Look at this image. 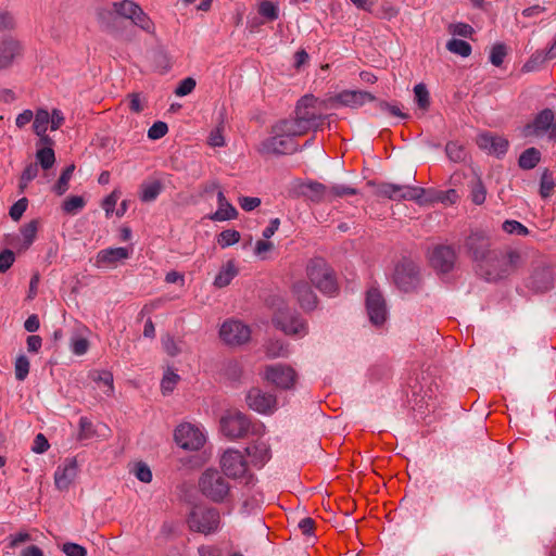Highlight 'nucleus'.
<instances>
[{"instance_id": "1", "label": "nucleus", "mask_w": 556, "mask_h": 556, "mask_svg": "<svg viewBox=\"0 0 556 556\" xmlns=\"http://www.w3.org/2000/svg\"><path fill=\"white\" fill-rule=\"evenodd\" d=\"M528 265L525 286L533 293H544L554 288L556 265L554 261L538 251H525Z\"/></svg>"}, {"instance_id": "2", "label": "nucleus", "mask_w": 556, "mask_h": 556, "mask_svg": "<svg viewBox=\"0 0 556 556\" xmlns=\"http://www.w3.org/2000/svg\"><path fill=\"white\" fill-rule=\"evenodd\" d=\"M523 251L508 249L506 251L493 250L480 264L478 275L486 281L496 282L516 273L525 265Z\"/></svg>"}, {"instance_id": "3", "label": "nucleus", "mask_w": 556, "mask_h": 556, "mask_svg": "<svg viewBox=\"0 0 556 556\" xmlns=\"http://www.w3.org/2000/svg\"><path fill=\"white\" fill-rule=\"evenodd\" d=\"M305 273L309 282L321 293L330 296L338 294L340 288L337 273L325 258H311L306 264Z\"/></svg>"}, {"instance_id": "4", "label": "nucleus", "mask_w": 556, "mask_h": 556, "mask_svg": "<svg viewBox=\"0 0 556 556\" xmlns=\"http://www.w3.org/2000/svg\"><path fill=\"white\" fill-rule=\"evenodd\" d=\"M227 478L215 468L204 470L199 479L201 494L214 503L226 502L231 492V485Z\"/></svg>"}, {"instance_id": "5", "label": "nucleus", "mask_w": 556, "mask_h": 556, "mask_svg": "<svg viewBox=\"0 0 556 556\" xmlns=\"http://www.w3.org/2000/svg\"><path fill=\"white\" fill-rule=\"evenodd\" d=\"M393 282L402 292H416L422 283L419 265L410 258H402L394 267Z\"/></svg>"}, {"instance_id": "6", "label": "nucleus", "mask_w": 556, "mask_h": 556, "mask_svg": "<svg viewBox=\"0 0 556 556\" xmlns=\"http://www.w3.org/2000/svg\"><path fill=\"white\" fill-rule=\"evenodd\" d=\"M219 466L223 473L228 478L235 480L245 479L247 484L251 483L254 479V476L250 472L249 463L245 460L244 454L239 450H226L219 458Z\"/></svg>"}, {"instance_id": "7", "label": "nucleus", "mask_w": 556, "mask_h": 556, "mask_svg": "<svg viewBox=\"0 0 556 556\" xmlns=\"http://www.w3.org/2000/svg\"><path fill=\"white\" fill-rule=\"evenodd\" d=\"M324 103L312 94L304 96L298 102L295 117L309 130H316L325 119L321 115Z\"/></svg>"}, {"instance_id": "8", "label": "nucleus", "mask_w": 556, "mask_h": 556, "mask_svg": "<svg viewBox=\"0 0 556 556\" xmlns=\"http://www.w3.org/2000/svg\"><path fill=\"white\" fill-rule=\"evenodd\" d=\"M188 525L193 531L211 534L219 528V511L213 507L195 506L189 515Z\"/></svg>"}, {"instance_id": "9", "label": "nucleus", "mask_w": 556, "mask_h": 556, "mask_svg": "<svg viewBox=\"0 0 556 556\" xmlns=\"http://www.w3.org/2000/svg\"><path fill=\"white\" fill-rule=\"evenodd\" d=\"M425 194V189L404 185L383 182L378 185L376 195L393 201L408 200L419 201Z\"/></svg>"}, {"instance_id": "10", "label": "nucleus", "mask_w": 556, "mask_h": 556, "mask_svg": "<svg viewBox=\"0 0 556 556\" xmlns=\"http://www.w3.org/2000/svg\"><path fill=\"white\" fill-rule=\"evenodd\" d=\"M174 437L176 443L187 451H198L206 441L202 429L189 422L179 425L175 430Z\"/></svg>"}, {"instance_id": "11", "label": "nucleus", "mask_w": 556, "mask_h": 556, "mask_svg": "<svg viewBox=\"0 0 556 556\" xmlns=\"http://www.w3.org/2000/svg\"><path fill=\"white\" fill-rule=\"evenodd\" d=\"M456 262L457 254L451 245H435L429 254V264L440 276L451 273L454 269Z\"/></svg>"}, {"instance_id": "12", "label": "nucleus", "mask_w": 556, "mask_h": 556, "mask_svg": "<svg viewBox=\"0 0 556 556\" xmlns=\"http://www.w3.org/2000/svg\"><path fill=\"white\" fill-rule=\"evenodd\" d=\"M295 370L282 364H276L266 366L263 371V379L275 387L283 390H288L294 387L296 382Z\"/></svg>"}, {"instance_id": "13", "label": "nucleus", "mask_w": 556, "mask_h": 556, "mask_svg": "<svg viewBox=\"0 0 556 556\" xmlns=\"http://www.w3.org/2000/svg\"><path fill=\"white\" fill-rule=\"evenodd\" d=\"M465 248L468 255L476 263V270L479 269L480 264L491 254L493 250L490 249V238L482 231L471 232L465 240Z\"/></svg>"}, {"instance_id": "14", "label": "nucleus", "mask_w": 556, "mask_h": 556, "mask_svg": "<svg viewBox=\"0 0 556 556\" xmlns=\"http://www.w3.org/2000/svg\"><path fill=\"white\" fill-rule=\"evenodd\" d=\"M219 336L228 345H241L250 340L251 330L241 320L229 318L220 326Z\"/></svg>"}, {"instance_id": "15", "label": "nucleus", "mask_w": 556, "mask_h": 556, "mask_svg": "<svg viewBox=\"0 0 556 556\" xmlns=\"http://www.w3.org/2000/svg\"><path fill=\"white\" fill-rule=\"evenodd\" d=\"M251 427L249 418L241 412H229L220 420L223 433L229 439H240L244 437Z\"/></svg>"}, {"instance_id": "16", "label": "nucleus", "mask_w": 556, "mask_h": 556, "mask_svg": "<svg viewBox=\"0 0 556 556\" xmlns=\"http://www.w3.org/2000/svg\"><path fill=\"white\" fill-rule=\"evenodd\" d=\"M245 401L251 409L263 415H271L278 408L276 395L258 388H252L248 392Z\"/></svg>"}, {"instance_id": "17", "label": "nucleus", "mask_w": 556, "mask_h": 556, "mask_svg": "<svg viewBox=\"0 0 556 556\" xmlns=\"http://www.w3.org/2000/svg\"><path fill=\"white\" fill-rule=\"evenodd\" d=\"M549 131V137L556 139V122L554 112L551 109L541 111L532 123L526 125L525 136H541Z\"/></svg>"}, {"instance_id": "18", "label": "nucleus", "mask_w": 556, "mask_h": 556, "mask_svg": "<svg viewBox=\"0 0 556 556\" xmlns=\"http://www.w3.org/2000/svg\"><path fill=\"white\" fill-rule=\"evenodd\" d=\"M262 151L274 154H291L298 151V143L291 137L278 134L276 126H273L271 136L262 143Z\"/></svg>"}, {"instance_id": "19", "label": "nucleus", "mask_w": 556, "mask_h": 556, "mask_svg": "<svg viewBox=\"0 0 556 556\" xmlns=\"http://www.w3.org/2000/svg\"><path fill=\"white\" fill-rule=\"evenodd\" d=\"M249 464L255 468H262L271 458V448L267 440L258 438L245 447Z\"/></svg>"}, {"instance_id": "20", "label": "nucleus", "mask_w": 556, "mask_h": 556, "mask_svg": "<svg viewBox=\"0 0 556 556\" xmlns=\"http://www.w3.org/2000/svg\"><path fill=\"white\" fill-rule=\"evenodd\" d=\"M274 325L288 336L303 337L307 326L300 315H275Z\"/></svg>"}, {"instance_id": "21", "label": "nucleus", "mask_w": 556, "mask_h": 556, "mask_svg": "<svg viewBox=\"0 0 556 556\" xmlns=\"http://www.w3.org/2000/svg\"><path fill=\"white\" fill-rule=\"evenodd\" d=\"M78 475V464L75 458H67L54 472V484L56 489L67 490Z\"/></svg>"}, {"instance_id": "22", "label": "nucleus", "mask_w": 556, "mask_h": 556, "mask_svg": "<svg viewBox=\"0 0 556 556\" xmlns=\"http://www.w3.org/2000/svg\"><path fill=\"white\" fill-rule=\"evenodd\" d=\"M376 98L371 93L367 91H361V90H344L340 93H338L336 97L330 98L329 102L333 105L336 103L350 106V108H357L363 105L365 102L375 101Z\"/></svg>"}, {"instance_id": "23", "label": "nucleus", "mask_w": 556, "mask_h": 556, "mask_svg": "<svg viewBox=\"0 0 556 556\" xmlns=\"http://www.w3.org/2000/svg\"><path fill=\"white\" fill-rule=\"evenodd\" d=\"M23 53L21 42L14 38H4L0 41V70L10 67L15 59Z\"/></svg>"}, {"instance_id": "24", "label": "nucleus", "mask_w": 556, "mask_h": 556, "mask_svg": "<svg viewBox=\"0 0 556 556\" xmlns=\"http://www.w3.org/2000/svg\"><path fill=\"white\" fill-rule=\"evenodd\" d=\"M292 292L302 309L314 311L317 307V296L306 281L295 282Z\"/></svg>"}, {"instance_id": "25", "label": "nucleus", "mask_w": 556, "mask_h": 556, "mask_svg": "<svg viewBox=\"0 0 556 556\" xmlns=\"http://www.w3.org/2000/svg\"><path fill=\"white\" fill-rule=\"evenodd\" d=\"M127 248H110L101 250L96 257L97 267H115L118 262L129 257Z\"/></svg>"}, {"instance_id": "26", "label": "nucleus", "mask_w": 556, "mask_h": 556, "mask_svg": "<svg viewBox=\"0 0 556 556\" xmlns=\"http://www.w3.org/2000/svg\"><path fill=\"white\" fill-rule=\"evenodd\" d=\"M476 142L480 149L496 155L505 154L508 148V141L505 138L490 132L479 135Z\"/></svg>"}, {"instance_id": "27", "label": "nucleus", "mask_w": 556, "mask_h": 556, "mask_svg": "<svg viewBox=\"0 0 556 556\" xmlns=\"http://www.w3.org/2000/svg\"><path fill=\"white\" fill-rule=\"evenodd\" d=\"M299 192L302 197L312 202H328V186L318 181H309L300 185Z\"/></svg>"}, {"instance_id": "28", "label": "nucleus", "mask_w": 556, "mask_h": 556, "mask_svg": "<svg viewBox=\"0 0 556 556\" xmlns=\"http://www.w3.org/2000/svg\"><path fill=\"white\" fill-rule=\"evenodd\" d=\"M365 306L367 313H387V300L378 287L371 286L366 290Z\"/></svg>"}, {"instance_id": "29", "label": "nucleus", "mask_w": 556, "mask_h": 556, "mask_svg": "<svg viewBox=\"0 0 556 556\" xmlns=\"http://www.w3.org/2000/svg\"><path fill=\"white\" fill-rule=\"evenodd\" d=\"M274 126H276V131L278 134L286 135L287 137L289 136L292 139L295 137L304 136L309 131V129L304 126L296 117L281 119Z\"/></svg>"}, {"instance_id": "30", "label": "nucleus", "mask_w": 556, "mask_h": 556, "mask_svg": "<svg viewBox=\"0 0 556 556\" xmlns=\"http://www.w3.org/2000/svg\"><path fill=\"white\" fill-rule=\"evenodd\" d=\"M217 202H218V208L217 211L211 216V219L213 220H229L237 217L238 212L237 210L226 200L224 192L219 190L217 192Z\"/></svg>"}, {"instance_id": "31", "label": "nucleus", "mask_w": 556, "mask_h": 556, "mask_svg": "<svg viewBox=\"0 0 556 556\" xmlns=\"http://www.w3.org/2000/svg\"><path fill=\"white\" fill-rule=\"evenodd\" d=\"M90 378L98 384L99 388H103V393L111 397L114 395V379L113 374L109 370H92Z\"/></svg>"}, {"instance_id": "32", "label": "nucleus", "mask_w": 556, "mask_h": 556, "mask_svg": "<svg viewBox=\"0 0 556 556\" xmlns=\"http://www.w3.org/2000/svg\"><path fill=\"white\" fill-rule=\"evenodd\" d=\"M40 226L39 219H33L21 228L22 243L18 251H26L35 241Z\"/></svg>"}, {"instance_id": "33", "label": "nucleus", "mask_w": 556, "mask_h": 556, "mask_svg": "<svg viewBox=\"0 0 556 556\" xmlns=\"http://www.w3.org/2000/svg\"><path fill=\"white\" fill-rule=\"evenodd\" d=\"M238 269L232 260L227 261V263L220 268L219 273L216 275L214 280V286L217 288H224L228 286L231 280L237 276Z\"/></svg>"}, {"instance_id": "34", "label": "nucleus", "mask_w": 556, "mask_h": 556, "mask_svg": "<svg viewBox=\"0 0 556 556\" xmlns=\"http://www.w3.org/2000/svg\"><path fill=\"white\" fill-rule=\"evenodd\" d=\"M162 189L163 185L160 180L143 182L140 186V200L142 202H152L159 197Z\"/></svg>"}, {"instance_id": "35", "label": "nucleus", "mask_w": 556, "mask_h": 556, "mask_svg": "<svg viewBox=\"0 0 556 556\" xmlns=\"http://www.w3.org/2000/svg\"><path fill=\"white\" fill-rule=\"evenodd\" d=\"M141 7L131 0H123L113 3L114 12L127 20H131Z\"/></svg>"}, {"instance_id": "36", "label": "nucleus", "mask_w": 556, "mask_h": 556, "mask_svg": "<svg viewBox=\"0 0 556 556\" xmlns=\"http://www.w3.org/2000/svg\"><path fill=\"white\" fill-rule=\"evenodd\" d=\"M541 160V152L536 148L525 150L519 156L518 164L522 169L534 168Z\"/></svg>"}, {"instance_id": "37", "label": "nucleus", "mask_w": 556, "mask_h": 556, "mask_svg": "<svg viewBox=\"0 0 556 556\" xmlns=\"http://www.w3.org/2000/svg\"><path fill=\"white\" fill-rule=\"evenodd\" d=\"M130 21L144 33L151 36L155 35V24L142 9H140Z\"/></svg>"}, {"instance_id": "38", "label": "nucleus", "mask_w": 556, "mask_h": 556, "mask_svg": "<svg viewBox=\"0 0 556 556\" xmlns=\"http://www.w3.org/2000/svg\"><path fill=\"white\" fill-rule=\"evenodd\" d=\"M555 187L556 181L554 179L553 173L549 169L545 168L542 173L540 180V195L543 199L549 198Z\"/></svg>"}, {"instance_id": "39", "label": "nucleus", "mask_w": 556, "mask_h": 556, "mask_svg": "<svg viewBox=\"0 0 556 556\" xmlns=\"http://www.w3.org/2000/svg\"><path fill=\"white\" fill-rule=\"evenodd\" d=\"M36 159L43 169L51 168L55 163V154L52 148H38Z\"/></svg>"}, {"instance_id": "40", "label": "nucleus", "mask_w": 556, "mask_h": 556, "mask_svg": "<svg viewBox=\"0 0 556 556\" xmlns=\"http://www.w3.org/2000/svg\"><path fill=\"white\" fill-rule=\"evenodd\" d=\"M180 377L175 371L168 369L165 371L162 381H161V390L163 395L170 394L179 382Z\"/></svg>"}, {"instance_id": "41", "label": "nucleus", "mask_w": 556, "mask_h": 556, "mask_svg": "<svg viewBox=\"0 0 556 556\" xmlns=\"http://www.w3.org/2000/svg\"><path fill=\"white\" fill-rule=\"evenodd\" d=\"M446 49L455 54L467 58L471 54V46L462 39H451L446 43Z\"/></svg>"}, {"instance_id": "42", "label": "nucleus", "mask_w": 556, "mask_h": 556, "mask_svg": "<svg viewBox=\"0 0 556 556\" xmlns=\"http://www.w3.org/2000/svg\"><path fill=\"white\" fill-rule=\"evenodd\" d=\"M470 195L473 203L480 205L485 201L486 190L480 178L470 181Z\"/></svg>"}, {"instance_id": "43", "label": "nucleus", "mask_w": 556, "mask_h": 556, "mask_svg": "<svg viewBox=\"0 0 556 556\" xmlns=\"http://www.w3.org/2000/svg\"><path fill=\"white\" fill-rule=\"evenodd\" d=\"M50 124V115L47 110L40 109L36 112L33 128L36 135H43L47 132L48 125Z\"/></svg>"}, {"instance_id": "44", "label": "nucleus", "mask_w": 556, "mask_h": 556, "mask_svg": "<svg viewBox=\"0 0 556 556\" xmlns=\"http://www.w3.org/2000/svg\"><path fill=\"white\" fill-rule=\"evenodd\" d=\"M264 350L269 358L286 357L288 355V349L279 340L267 342Z\"/></svg>"}, {"instance_id": "45", "label": "nucleus", "mask_w": 556, "mask_h": 556, "mask_svg": "<svg viewBox=\"0 0 556 556\" xmlns=\"http://www.w3.org/2000/svg\"><path fill=\"white\" fill-rule=\"evenodd\" d=\"M74 169H75V165L74 164H71L68 165L61 174L59 180L56 181L55 186H54V191L59 194V195H62L63 193H65L68 189V182L72 178V175L74 173Z\"/></svg>"}, {"instance_id": "46", "label": "nucleus", "mask_w": 556, "mask_h": 556, "mask_svg": "<svg viewBox=\"0 0 556 556\" xmlns=\"http://www.w3.org/2000/svg\"><path fill=\"white\" fill-rule=\"evenodd\" d=\"M358 191L355 188L346 187L342 185H334L328 187V202H332L336 198H342L345 195H355Z\"/></svg>"}, {"instance_id": "47", "label": "nucleus", "mask_w": 556, "mask_h": 556, "mask_svg": "<svg viewBox=\"0 0 556 556\" xmlns=\"http://www.w3.org/2000/svg\"><path fill=\"white\" fill-rule=\"evenodd\" d=\"M258 14L267 21L278 18V7L270 0H262L258 4Z\"/></svg>"}, {"instance_id": "48", "label": "nucleus", "mask_w": 556, "mask_h": 556, "mask_svg": "<svg viewBox=\"0 0 556 556\" xmlns=\"http://www.w3.org/2000/svg\"><path fill=\"white\" fill-rule=\"evenodd\" d=\"M447 156L454 162H460L465 160L466 152L464 147L457 141H450L445 147Z\"/></svg>"}, {"instance_id": "49", "label": "nucleus", "mask_w": 556, "mask_h": 556, "mask_svg": "<svg viewBox=\"0 0 556 556\" xmlns=\"http://www.w3.org/2000/svg\"><path fill=\"white\" fill-rule=\"evenodd\" d=\"M415 99L421 110H428L430 105V97L426 85L418 84L414 87Z\"/></svg>"}, {"instance_id": "50", "label": "nucleus", "mask_w": 556, "mask_h": 556, "mask_svg": "<svg viewBox=\"0 0 556 556\" xmlns=\"http://www.w3.org/2000/svg\"><path fill=\"white\" fill-rule=\"evenodd\" d=\"M240 233L233 229H227L222 231L217 237V243L222 248H226L232 244H236L240 240Z\"/></svg>"}, {"instance_id": "51", "label": "nucleus", "mask_w": 556, "mask_h": 556, "mask_svg": "<svg viewBox=\"0 0 556 556\" xmlns=\"http://www.w3.org/2000/svg\"><path fill=\"white\" fill-rule=\"evenodd\" d=\"M502 229L509 235L527 236L529 230L526 226L517 220H505L502 225Z\"/></svg>"}, {"instance_id": "52", "label": "nucleus", "mask_w": 556, "mask_h": 556, "mask_svg": "<svg viewBox=\"0 0 556 556\" xmlns=\"http://www.w3.org/2000/svg\"><path fill=\"white\" fill-rule=\"evenodd\" d=\"M448 33L454 36H460L465 38H471L475 30L466 23H454L448 25Z\"/></svg>"}, {"instance_id": "53", "label": "nucleus", "mask_w": 556, "mask_h": 556, "mask_svg": "<svg viewBox=\"0 0 556 556\" xmlns=\"http://www.w3.org/2000/svg\"><path fill=\"white\" fill-rule=\"evenodd\" d=\"M85 206V200L79 195H72L63 202V210L67 214H75Z\"/></svg>"}, {"instance_id": "54", "label": "nucleus", "mask_w": 556, "mask_h": 556, "mask_svg": "<svg viewBox=\"0 0 556 556\" xmlns=\"http://www.w3.org/2000/svg\"><path fill=\"white\" fill-rule=\"evenodd\" d=\"M29 361L26 356L21 355L15 361V377L18 381H23L26 379L29 372Z\"/></svg>"}, {"instance_id": "55", "label": "nucleus", "mask_w": 556, "mask_h": 556, "mask_svg": "<svg viewBox=\"0 0 556 556\" xmlns=\"http://www.w3.org/2000/svg\"><path fill=\"white\" fill-rule=\"evenodd\" d=\"M134 473L136 478L144 483H149L152 480V471L150 467L144 463H137L134 467Z\"/></svg>"}, {"instance_id": "56", "label": "nucleus", "mask_w": 556, "mask_h": 556, "mask_svg": "<svg viewBox=\"0 0 556 556\" xmlns=\"http://www.w3.org/2000/svg\"><path fill=\"white\" fill-rule=\"evenodd\" d=\"M506 47L503 43L494 45L491 50L490 61L494 66H501L506 56Z\"/></svg>"}, {"instance_id": "57", "label": "nucleus", "mask_w": 556, "mask_h": 556, "mask_svg": "<svg viewBox=\"0 0 556 556\" xmlns=\"http://www.w3.org/2000/svg\"><path fill=\"white\" fill-rule=\"evenodd\" d=\"M168 131L167 124L164 122H155L148 130V137L152 140L163 138Z\"/></svg>"}, {"instance_id": "58", "label": "nucleus", "mask_w": 556, "mask_h": 556, "mask_svg": "<svg viewBox=\"0 0 556 556\" xmlns=\"http://www.w3.org/2000/svg\"><path fill=\"white\" fill-rule=\"evenodd\" d=\"M28 205V200L26 198H22L16 201L10 208V216L13 220L17 222L23 216Z\"/></svg>"}, {"instance_id": "59", "label": "nucleus", "mask_w": 556, "mask_h": 556, "mask_svg": "<svg viewBox=\"0 0 556 556\" xmlns=\"http://www.w3.org/2000/svg\"><path fill=\"white\" fill-rule=\"evenodd\" d=\"M121 197V191L113 190L102 202V207L105 211L106 216H110L116 206V203Z\"/></svg>"}, {"instance_id": "60", "label": "nucleus", "mask_w": 556, "mask_h": 556, "mask_svg": "<svg viewBox=\"0 0 556 556\" xmlns=\"http://www.w3.org/2000/svg\"><path fill=\"white\" fill-rule=\"evenodd\" d=\"M94 434L93 425L87 417L79 419V438L83 440L90 439Z\"/></svg>"}, {"instance_id": "61", "label": "nucleus", "mask_w": 556, "mask_h": 556, "mask_svg": "<svg viewBox=\"0 0 556 556\" xmlns=\"http://www.w3.org/2000/svg\"><path fill=\"white\" fill-rule=\"evenodd\" d=\"M547 59H545V54L541 53L533 54L523 65L521 71L523 73H529L536 70L542 63H544Z\"/></svg>"}, {"instance_id": "62", "label": "nucleus", "mask_w": 556, "mask_h": 556, "mask_svg": "<svg viewBox=\"0 0 556 556\" xmlns=\"http://www.w3.org/2000/svg\"><path fill=\"white\" fill-rule=\"evenodd\" d=\"M194 88L195 80L191 77H187L179 83L178 87L175 90V94L178 97H184L191 93Z\"/></svg>"}, {"instance_id": "63", "label": "nucleus", "mask_w": 556, "mask_h": 556, "mask_svg": "<svg viewBox=\"0 0 556 556\" xmlns=\"http://www.w3.org/2000/svg\"><path fill=\"white\" fill-rule=\"evenodd\" d=\"M71 346L74 354L84 355L89 349V343L87 339L83 337H74L72 339Z\"/></svg>"}, {"instance_id": "64", "label": "nucleus", "mask_w": 556, "mask_h": 556, "mask_svg": "<svg viewBox=\"0 0 556 556\" xmlns=\"http://www.w3.org/2000/svg\"><path fill=\"white\" fill-rule=\"evenodd\" d=\"M62 551L66 556H87V549L76 543H65Z\"/></svg>"}]
</instances>
